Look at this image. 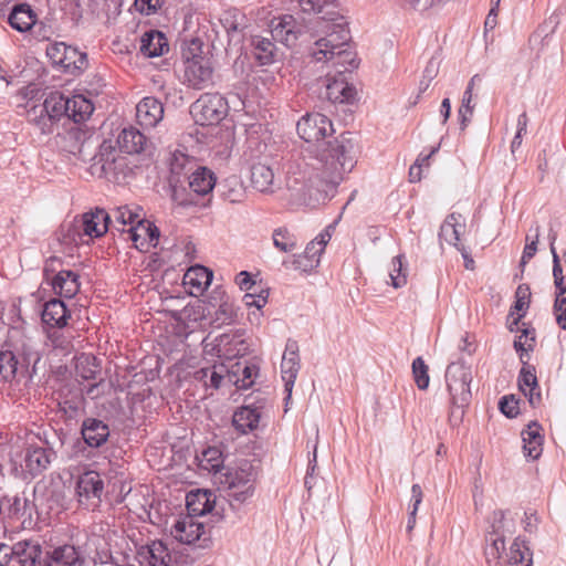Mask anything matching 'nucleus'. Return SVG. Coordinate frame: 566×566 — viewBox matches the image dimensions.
Instances as JSON below:
<instances>
[{
	"label": "nucleus",
	"instance_id": "1",
	"mask_svg": "<svg viewBox=\"0 0 566 566\" xmlns=\"http://www.w3.org/2000/svg\"><path fill=\"white\" fill-rule=\"evenodd\" d=\"M297 133L307 143H317L315 155L291 161L286 169V189L291 200L316 206L324 202L349 172L355 160L353 143L340 136L324 138L334 132L331 119L321 114H306L297 122Z\"/></svg>",
	"mask_w": 566,
	"mask_h": 566
},
{
	"label": "nucleus",
	"instance_id": "2",
	"mask_svg": "<svg viewBox=\"0 0 566 566\" xmlns=\"http://www.w3.org/2000/svg\"><path fill=\"white\" fill-rule=\"evenodd\" d=\"M313 44L310 55L315 63H323L325 74V97L333 103H348L356 91L345 76L358 66L356 52L349 46V30L344 22L335 23L316 18L308 29Z\"/></svg>",
	"mask_w": 566,
	"mask_h": 566
},
{
	"label": "nucleus",
	"instance_id": "3",
	"mask_svg": "<svg viewBox=\"0 0 566 566\" xmlns=\"http://www.w3.org/2000/svg\"><path fill=\"white\" fill-rule=\"evenodd\" d=\"M106 233V210L96 208L95 211L83 213L72 221L61 226L57 240L65 248V252L72 254L73 249L88 244L94 238Z\"/></svg>",
	"mask_w": 566,
	"mask_h": 566
},
{
	"label": "nucleus",
	"instance_id": "4",
	"mask_svg": "<svg viewBox=\"0 0 566 566\" xmlns=\"http://www.w3.org/2000/svg\"><path fill=\"white\" fill-rule=\"evenodd\" d=\"M221 484L233 510L248 503L254 495L258 468L252 461L242 459L224 468Z\"/></svg>",
	"mask_w": 566,
	"mask_h": 566
},
{
	"label": "nucleus",
	"instance_id": "5",
	"mask_svg": "<svg viewBox=\"0 0 566 566\" xmlns=\"http://www.w3.org/2000/svg\"><path fill=\"white\" fill-rule=\"evenodd\" d=\"M41 360L40 353L23 346L22 361L11 350H0V384L9 386H28L36 374V365Z\"/></svg>",
	"mask_w": 566,
	"mask_h": 566
},
{
	"label": "nucleus",
	"instance_id": "6",
	"mask_svg": "<svg viewBox=\"0 0 566 566\" xmlns=\"http://www.w3.org/2000/svg\"><path fill=\"white\" fill-rule=\"evenodd\" d=\"M198 375L206 387L219 389L220 387L234 386L235 389H249L255 385L259 367L254 364L235 363L230 369H227L221 364L212 368H203L198 371Z\"/></svg>",
	"mask_w": 566,
	"mask_h": 566
},
{
	"label": "nucleus",
	"instance_id": "7",
	"mask_svg": "<svg viewBox=\"0 0 566 566\" xmlns=\"http://www.w3.org/2000/svg\"><path fill=\"white\" fill-rule=\"evenodd\" d=\"M170 535L180 544L199 549H207L212 545L211 527L191 515L179 516L170 527Z\"/></svg>",
	"mask_w": 566,
	"mask_h": 566
},
{
	"label": "nucleus",
	"instance_id": "8",
	"mask_svg": "<svg viewBox=\"0 0 566 566\" xmlns=\"http://www.w3.org/2000/svg\"><path fill=\"white\" fill-rule=\"evenodd\" d=\"M244 331L237 329L214 337L212 340L205 338L203 353L208 356L232 360L248 354L249 344L244 339Z\"/></svg>",
	"mask_w": 566,
	"mask_h": 566
},
{
	"label": "nucleus",
	"instance_id": "9",
	"mask_svg": "<svg viewBox=\"0 0 566 566\" xmlns=\"http://www.w3.org/2000/svg\"><path fill=\"white\" fill-rule=\"evenodd\" d=\"M66 96L60 92H51L44 99L43 105L33 106L28 109V119L34 122L42 133H50L53 120L66 116Z\"/></svg>",
	"mask_w": 566,
	"mask_h": 566
},
{
	"label": "nucleus",
	"instance_id": "10",
	"mask_svg": "<svg viewBox=\"0 0 566 566\" xmlns=\"http://www.w3.org/2000/svg\"><path fill=\"white\" fill-rule=\"evenodd\" d=\"M190 114L201 126L216 125L227 116L228 103L218 93H206L191 105Z\"/></svg>",
	"mask_w": 566,
	"mask_h": 566
},
{
	"label": "nucleus",
	"instance_id": "11",
	"mask_svg": "<svg viewBox=\"0 0 566 566\" xmlns=\"http://www.w3.org/2000/svg\"><path fill=\"white\" fill-rule=\"evenodd\" d=\"M46 447L29 444L22 454L20 463L21 473L27 476L34 478L49 469L55 459V451L48 440L44 441Z\"/></svg>",
	"mask_w": 566,
	"mask_h": 566
},
{
	"label": "nucleus",
	"instance_id": "12",
	"mask_svg": "<svg viewBox=\"0 0 566 566\" xmlns=\"http://www.w3.org/2000/svg\"><path fill=\"white\" fill-rule=\"evenodd\" d=\"M184 78L195 90H203L213 83V70L208 57L184 53Z\"/></svg>",
	"mask_w": 566,
	"mask_h": 566
},
{
	"label": "nucleus",
	"instance_id": "13",
	"mask_svg": "<svg viewBox=\"0 0 566 566\" xmlns=\"http://www.w3.org/2000/svg\"><path fill=\"white\" fill-rule=\"evenodd\" d=\"M492 531L485 536V558L489 565L501 566V559L505 552V512L502 510L494 511L492 514Z\"/></svg>",
	"mask_w": 566,
	"mask_h": 566
},
{
	"label": "nucleus",
	"instance_id": "14",
	"mask_svg": "<svg viewBox=\"0 0 566 566\" xmlns=\"http://www.w3.org/2000/svg\"><path fill=\"white\" fill-rule=\"evenodd\" d=\"M103 491L104 481L96 471L84 472L76 482L78 502L87 510L94 511L101 505Z\"/></svg>",
	"mask_w": 566,
	"mask_h": 566
},
{
	"label": "nucleus",
	"instance_id": "15",
	"mask_svg": "<svg viewBox=\"0 0 566 566\" xmlns=\"http://www.w3.org/2000/svg\"><path fill=\"white\" fill-rule=\"evenodd\" d=\"M128 239L133 241L135 248L140 252H147L156 247L159 240V230L151 222L139 218L127 230Z\"/></svg>",
	"mask_w": 566,
	"mask_h": 566
},
{
	"label": "nucleus",
	"instance_id": "16",
	"mask_svg": "<svg viewBox=\"0 0 566 566\" xmlns=\"http://www.w3.org/2000/svg\"><path fill=\"white\" fill-rule=\"evenodd\" d=\"M46 55L53 64L64 69H81L84 65L86 55L78 52L75 48L66 45L63 42L51 43L46 48Z\"/></svg>",
	"mask_w": 566,
	"mask_h": 566
},
{
	"label": "nucleus",
	"instance_id": "17",
	"mask_svg": "<svg viewBox=\"0 0 566 566\" xmlns=\"http://www.w3.org/2000/svg\"><path fill=\"white\" fill-rule=\"evenodd\" d=\"M46 552L35 541H20L13 544V559L20 566H48Z\"/></svg>",
	"mask_w": 566,
	"mask_h": 566
},
{
	"label": "nucleus",
	"instance_id": "18",
	"mask_svg": "<svg viewBox=\"0 0 566 566\" xmlns=\"http://www.w3.org/2000/svg\"><path fill=\"white\" fill-rule=\"evenodd\" d=\"M331 240L328 232L319 233L313 241H311L302 254L295 256L294 265L303 272H310L317 268L319 258L323 253L327 242Z\"/></svg>",
	"mask_w": 566,
	"mask_h": 566
},
{
	"label": "nucleus",
	"instance_id": "19",
	"mask_svg": "<svg viewBox=\"0 0 566 566\" xmlns=\"http://www.w3.org/2000/svg\"><path fill=\"white\" fill-rule=\"evenodd\" d=\"M300 369L298 345L295 340L289 339L281 363V375L284 381V389H292Z\"/></svg>",
	"mask_w": 566,
	"mask_h": 566
},
{
	"label": "nucleus",
	"instance_id": "20",
	"mask_svg": "<svg viewBox=\"0 0 566 566\" xmlns=\"http://www.w3.org/2000/svg\"><path fill=\"white\" fill-rule=\"evenodd\" d=\"M164 117V106L155 97H145L136 105V118L145 128L155 127Z\"/></svg>",
	"mask_w": 566,
	"mask_h": 566
},
{
	"label": "nucleus",
	"instance_id": "21",
	"mask_svg": "<svg viewBox=\"0 0 566 566\" xmlns=\"http://www.w3.org/2000/svg\"><path fill=\"white\" fill-rule=\"evenodd\" d=\"M271 34L275 41L290 46L295 43L301 29L297 27L293 15H283L271 21Z\"/></svg>",
	"mask_w": 566,
	"mask_h": 566
},
{
	"label": "nucleus",
	"instance_id": "22",
	"mask_svg": "<svg viewBox=\"0 0 566 566\" xmlns=\"http://www.w3.org/2000/svg\"><path fill=\"white\" fill-rule=\"evenodd\" d=\"M48 566H83L84 558L73 545H62L46 552Z\"/></svg>",
	"mask_w": 566,
	"mask_h": 566
},
{
	"label": "nucleus",
	"instance_id": "23",
	"mask_svg": "<svg viewBox=\"0 0 566 566\" xmlns=\"http://www.w3.org/2000/svg\"><path fill=\"white\" fill-rule=\"evenodd\" d=\"M542 427L537 422H531L521 433L524 455L536 460L543 452L544 438L541 433Z\"/></svg>",
	"mask_w": 566,
	"mask_h": 566
},
{
	"label": "nucleus",
	"instance_id": "24",
	"mask_svg": "<svg viewBox=\"0 0 566 566\" xmlns=\"http://www.w3.org/2000/svg\"><path fill=\"white\" fill-rule=\"evenodd\" d=\"M70 318V312L63 301L53 298L44 304L42 322L51 327H64Z\"/></svg>",
	"mask_w": 566,
	"mask_h": 566
},
{
	"label": "nucleus",
	"instance_id": "25",
	"mask_svg": "<svg viewBox=\"0 0 566 566\" xmlns=\"http://www.w3.org/2000/svg\"><path fill=\"white\" fill-rule=\"evenodd\" d=\"M119 149L126 155L140 154L145 150L147 138L134 127L124 128L117 137Z\"/></svg>",
	"mask_w": 566,
	"mask_h": 566
},
{
	"label": "nucleus",
	"instance_id": "26",
	"mask_svg": "<svg viewBox=\"0 0 566 566\" xmlns=\"http://www.w3.org/2000/svg\"><path fill=\"white\" fill-rule=\"evenodd\" d=\"M169 50V45L164 33L157 30H150L143 34L140 39L139 51L147 57L163 55Z\"/></svg>",
	"mask_w": 566,
	"mask_h": 566
},
{
	"label": "nucleus",
	"instance_id": "27",
	"mask_svg": "<svg viewBox=\"0 0 566 566\" xmlns=\"http://www.w3.org/2000/svg\"><path fill=\"white\" fill-rule=\"evenodd\" d=\"M52 287L60 296L71 298L80 290L78 275L70 270H61L52 276Z\"/></svg>",
	"mask_w": 566,
	"mask_h": 566
},
{
	"label": "nucleus",
	"instance_id": "28",
	"mask_svg": "<svg viewBox=\"0 0 566 566\" xmlns=\"http://www.w3.org/2000/svg\"><path fill=\"white\" fill-rule=\"evenodd\" d=\"M446 381L448 389L470 387L472 382L471 367L461 360L451 363L446 371Z\"/></svg>",
	"mask_w": 566,
	"mask_h": 566
},
{
	"label": "nucleus",
	"instance_id": "29",
	"mask_svg": "<svg viewBox=\"0 0 566 566\" xmlns=\"http://www.w3.org/2000/svg\"><path fill=\"white\" fill-rule=\"evenodd\" d=\"M211 496L212 493L206 490L188 493L186 496L187 515L198 517L211 512L214 504Z\"/></svg>",
	"mask_w": 566,
	"mask_h": 566
},
{
	"label": "nucleus",
	"instance_id": "30",
	"mask_svg": "<svg viewBox=\"0 0 566 566\" xmlns=\"http://www.w3.org/2000/svg\"><path fill=\"white\" fill-rule=\"evenodd\" d=\"M138 165L128 155H118L112 158L113 180L116 184H128L136 174Z\"/></svg>",
	"mask_w": 566,
	"mask_h": 566
},
{
	"label": "nucleus",
	"instance_id": "31",
	"mask_svg": "<svg viewBox=\"0 0 566 566\" xmlns=\"http://www.w3.org/2000/svg\"><path fill=\"white\" fill-rule=\"evenodd\" d=\"M261 413L258 409L243 406L234 411L232 424L241 434H247L258 428Z\"/></svg>",
	"mask_w": 566,
	"mask_h": 566
},
{
	"label": "nucleus",
	"instance_id": "32",
	"mask_svg": "<svg viewBox=\"0 0 566 566\" xmlns=\"http://www.w3.org/2000/svg\"><path fill=\"white\" fill-rule=\"evenodd\" d=\"M212 277V271L202 265H195L185 273L184 283L195 289L191 294H201L211 284Z\"/></svg>",
	"mask_w": 566,
	"mask_h": 566
},
{
	"label": "nucleus",
	"instance_id": "33",
	"mask_svg": "<svg viewBox=\"0 0 566 566\" xmlns=\"http://www.w3.org/2000/svg\"><path fill=\"white\" fill-rule=\"evenodd\" d=\"M188 185L190 190L198 195H208L216 185L213 172L206 167H198L188 177Z\"/></svg>",
	"mask_w": 566,
	"mask_h": 566
},
{
	"label": "nucleus",
	"instance_id": "34",
	"mask_svg": "<svg viewBox=\"0 0 566 566\" xmlns=\"http://www.w3.org/2000/svg\"><path fill=\"white\" fill-rule=\"evenodd\" d=\"M67 113L66 117L74 123H82L86 120L94 111L93 103L85 96L78 94L71 97L66 96Z\"/></svg>",
	"mask_w": 566,
	"mask_h": 566
},
{
	"label": "nucleus",
	"instance_id": "35",
	"mask_svg": "<svg viewBox=\"0 0 566 566\" xmlns=\"http://www.w3.org/2000/svg\"><path fill=\"white\" fill-rule=\"evenodd\" d=\"M251 184L260 192H273L274 171L263 163H256L251 167Z\"/></svg>",
	"mask_w": 566,
	"mask_h": 566
},
{
	"label": "nucleus",
	"instance_id": "36",
	"mask_svg": "<svg viewBox=\"0 0 566 566\" xmlns=\"http://www.w3.org/2000/svg\"><path fill=\"white\" fill-rule=\"evenodd\" d=\"M3 503V517H15L20 518L23 516H31V503L24 495L22 494H14V495H7L3 499H1Z\"/></svg>",
	"mask_w": 566,
	"mask_h": 566
},
{
	"label": "nucleus",
	"instance_id": "37",
	"mask_svg": "<svg viewBox=\"0 0 566 566\" xmlns=\"http://www.w3.org/2000/svg\"><path fill=\"white\" fill-rule=\"evenodd\" d=\"M531 289L527 284H520L515 291V304L511 308L509 318L513 317L515 312L517 316L510 323V331L514 332L522 317H524L531 303Z\"/></svg>",
	"mask_w": 566,
	"mask_h": 566
},
{
	"label": "nucleus",
	"instance_id": "38",
	"mask_svg": "<svg viewBox=\"0 0 566 566\" xmlns=\"http://www.w3.org/2000/svg\"><path fill=\"white\" fill-rule=\"evenodd\" d=\"M82 437L92 448L101 447L106 442V424L96 419H87L82 426Z\"/></svg>",
	"mask_w": 566,
	"mask_h": 566
},
{
	"label": "nucleus",
	"instance_id": "39",
	"mask_svg": "<svg viewBox=\"0 0 566 566\" xmlns=\"http://www.w3.org/2000/svg\"><path fill=\"white\" fill-rule=\"evenodd\" d=\"M170 184H180L181 177L185 176L187 179L190 175L189 171L193 169L196 163L192 158L181 151H175L170 158Z\"/></svg>",
	"mask_w": 566,
	"mask_h": 566
},
{
	"label": "nucleus",
	"instance_id": "40",
	"mask_svg": "<svg viewBox=\"0 0 566 566\" xmlns=\"http://www.w3.org/2000/svg\"><path fill=\"white\" fill-rule=\"evenodd\" d=\"M8 22L19 32H25L35 23V14L28 4L15 6L9 14Z\"/></svg>",
	"mask_w": 566,
	"mask_h": 566
},
{
	"label": "nucleus",
	"instance_id": "41",
	"mask_svg": "<svg viewBox=\"0 0 566 566\" xmlns=\"http://www.w3.org/2000/svg\"><path fill=\"white\" fill-rule=\"evenodd\" d=\"M201 470L210 473H218L223 469L224 458L218 447H209L197 457Z\"/></svg>",
	"mask_w": 566,
	"mask_h": 566
},
{
	"label": "nucleus",
	"instance_id": "42",
	"mask_svg": "<svg viewBox=\"0 0 566 566\" xmlns=\"http://www.w3.org/2000/svg\"><path fill=\"white\" fill-rule=\"evenodd\" d=\"M507 564L510 565H518L524 564V566H532V553L530 547L525 544V541L521 537H516L510 547V552L506 554Z\"/></svg>",
	"mask_w": 566,
	"mask_h": 566
},
{
	"label": "nucleus",
	"instance_id": "43",
	"mask_svg": "<svg viewBox=\"0 0 566 566\" xmlns=\"http://www.w3.org/2000/svg\"><path fill=\"white\" fill-rule=\"evenodd\" d=\"M251 45L254 49L255 59L260 64L265 65L273 61L275 44L270 39L253 35L251 38Z\"/></svg>",
	"mask_w": 566,
	"mask_h": 566
},
{
	"label": "nucleus",
	"instance_id": "44",
	"mask_svg": "<svg viewBox=\"0 0 566 566\" xmlns=\"http://www.w3.org/2000/svg\"><path fill=\"white\" fill-rule=\"evenodd\" d=\"M112 463L108 461V485H112V493L115 494V501L119 503L130 493L132 485L127 482L123 471L115 472V475H112Z\"/></svg>",
	"mask_w": 566,
	"mask_h": 566
},
{
	"label": "nucleus",
	"instance_id": "45",
	"mask_svg": "<svg viewBox=\"0 0 566 566\" xmlns=\"http://www.w3.org/2000/svg\"><path fill=\"white\" fill-rule=\"evenodd\" d=\"M221 197L231 203L241 202L244 197V188L238 177H230L221 185Z\"/></svg>",
	"mask_w": 566,
	"mask_h": 566
},
{
	"label": "nucleus",
	"instance_id": "46",
	"mask_svg": "<svg viewBox=\"0 0 566 566\" xmlns=\"http://www.w3.org/2000/svg\"><path fill=\"white\" fill-rule=\"evenodd\" d=\"M75 371L76 377H80L84 380L95 379V375L98 371L96 358L91 354H82L81 356L76 357Z\"/></svg>",
	"mask_w": 566,
	"mask_h": 566
},
{
	"label": "nucleus",
	"instance_id": "47",
	"mask_svg": "<svg viewBox=\"0 0 566 566\" xmlns=\"http://www.w3.org/2000/svg\"><path fill=\"white\" fill-rule=\"evenodd\" d=\"M552 258H553V277L554 285L556 289V294L564 295L566 293V275H564V271L560 264L559 256L556 252V248L552 247Z\"/></svg>",
	"mask_w": 566,
	"mask_h": 566
},
{
	"label": "nucleus",
	"instance_id": "48",
	"mask_svg": "<svg viewBox=\"0 0 566 566\" xmlns=\"http://www.w3.org/2000/svg\"><path fill=\"white\" fill-rule=\"evenodd\" d=\"M273 243L275 248L283 252H291L296 248L294 235L286 229H276L273 232Z\"/></svg>",
	"mask_w": 566,
	"mask_h": 566
},
{
	"label": "nucleus",
	"instance_id": "49",
	"mask_svg": "<svg viewBox=\"0 0 566 566\" xmlns=\"http://www.w3.org/2000/svg\"><path fill=\"white\" fill-rule=\"evenodd\" d=\"M403 255H397L392 259L391 262V270L389 272V276L391 280V285L395 289L402 287L407 283V275L403 272V263H402Z\"/></svg>",
	"mask_w": 566,
	"mask_h": 566
},
{
	"label": "nucleus",
	"instance_id": "50",
	"mask_svg": "<svg viewBox=\"0 0 566 566\" xmlns=\"http://www.w3.org/2000/svg\"><path fill=\"white\" fill-rule=\"evenodd\" d=\"M422 502V490L419 484H413L411 486V500H410V512L407 523V531L410 532L415 527L416 524V515L419 509V505Z\"/></svg>",
	"mask_w": 566,
	"mask_h": 566
},
{
	"label": "nucleus",
	"instance_id": "51",
	"mask_svg": "<svg viewBox=\"0 0 566 566\" xmlns=\"http://www.w3.org/2000/svg\"><path fill=\"white\" fill-rule=\"evenodd\" d=\"M412 374L418 389H427L429 386L428 366L421 357L412 361Z\"/></svg>",
	"mask_w": 566,
	"mask_h": 566
},
{
	"label": "nucleus",
	"instance_id": "52",
	"mask_svg": "<svg viewBox=\"0 0 566 566\" xmlns=\"http://www.w3.org/2000/svg\"><path fill=\"white\" fill-rule=\"evenodd\" d=\"M535 343L534 329L523 328L522 334L514 340V347L517 352H521V359H523V353L532 350Z\"/></svg>",
	"mask_w": 566,
	"mask_h": 566
},
{
	"label": "nucleus",
	"instance_id": "53",
	"mask_svg": "<svg viewBox=\"0 0 566 566\" xmlns=\"http://www.w3.org/2000/svg\"><path fill=\"white\" fill-rule=\"evenodd\" d=\"M520 400L514 394L504 396L499 401L500 411L507 418H514L520 413Z\"/></svg>",
	"mask_w": 566,
	"mask_h": 566
},
{
	"label": "nucleus",
	"instance_id": "54",
	"mask_svg": "<svg viewBox=\"0 0 566 566\" xmlns=\"http://www.w3.org/2000/svg\"><path fill=\"white\" fill-rule=\"evenodd\" d=\"M139 218L137 212L127 207H119L114 211L115 223L122 227L127 224L132 227Z\"/></svg>",
	"mask_w": 566,
	"mask_h": 566
},
{
	"label": "nucleus",
	"instance_id": "55",
	"mask_svg": "<svg viewBox=\"0 0 566 566\" xmlns=\"http://www.w3.org/2000/svg\"><path fill=\"white\" fill-rule=\"evenodd\" d=\"M234 317L235 311L233 305L228 302H223L216 311L213 322L217 323L218 326H221L224 324H230L233 322Z\"/></svg>",
	"mask_w": 566,
	"mask_h": 566
},
{
	"label": "nucleus",
	"instance_id": "56",
	"mask_svg": "<svg viewBox=\"0 0 566 566\" xmlns=\"http://www.w3.org/2000/svg\"><path fill=\"white\" fill-rule=\"evenodd\" d=\"M536 386L537 377L535 368L524 363L518 376V389H523V387H531V389H534Z\"/></svg>",
	"mask_w": 566,
	"mask_h": 566
},
{
	"label": "nucleus",
	"instance_id": "57",
	"mask_svg": "<svg viewBox=\"0 0 566 566\" xmlns=\"http://www.w3.org/2000/svg\"><path fill=\"white\" fill-rule=\"evenodd\" d=\"M87 545L90 547L95 548L96 554L94 556V562L97 563V560H98L101 564H104L105 563L104 557L106 556V553H105L106 542H105L104 537L102 535H98L96 532H93L88 538Z\"/></svg>",
	"mask_w": 566,
	"mask_h": 566
},
{
	"label": "nucleus",
	"instance_id": "58",
	"mask_svg": "<svg viewBox=\"0 0 566 566\" xmlns=\"http://www.w3.org/2000/svg\"><path fill=\"white\" fill-rule=\"evenodd\" d=\"M554 315L557 325L566 331V296L556 294L554 302Z\"/></svg>",
	"mask_w": 566,
	"mask_h": 566
},
{
	"label": "nucleus",
	"instance_id": "59",
	"mask_svg": "<svg viewBox=\"0 0 566 566\" xmlns=\"http://www.w3.org/2000/svg\"><path fill=\"white\" fill-rule=\"evenodd\" d=\"M538 240H539V226H536L534 240H532L530 243H526L523 254H522V258H521L520 268L522 269V271H524L526 263L535 255V253L537 251Z\"/></svg>",
	"mask_w": 566,
	"mask_h": 566
},
{
	"label": "nucleus",
	"instance_id": "60",
	"mask_svg": "<svg viewBox=\"0 0 566 566\" xmlns=\"http://www.w3.org/2000/svg\"><path fill=\"white\" fill-rule=\"evenodd\" d=\"M472 391H454L451 396L452 413L457 410L463 412V408L467 407L472 398Z\"/></svg>",
	"mask_w": 566,
	"mask_h": 566
},
{
	"label": "nucleus",
	"instance_id": "61",
	"mask_svg": "<svg viewBox=\"0 0 566 566\" xmlns=\"http://www.w3.org/2000/svg\"><path fill=\"white\" fill-rule=\"evenodd\" d=\"M171 187V199L179 206H191L197 202L191 198L190 195H185V189L179 188L178 184H170Z\"/></svg>",
	"mask_w": 566,
	"mask_h": 566
},
{
	"label": "nucleus",
	"instance_id": "62",
	"mask_svg": "<svg viewBox=\"0 0 566 566\" xmlns=\"http://www.w3.org/2000/svg\"><path fill=\"white\" fill-rule=\"evenodd\" d=\"M455 219H462L461 214L451 213L447 217L440 229V237L447 242H452V232L454 231Z\"/></svg>",
	"mask_w": 566,
	"mask_h": 566
},
{
	"label": "nucleus",
	"instance_id": "63",
	"mask_svg": "<svg viewBox=\"0 0 566 566\" xmlns=\"http://www.w3.org/2000/svg\"><path fill=\"white\" fill-rule=\"evenodd\" d=\"M247 306H255L256 308H262L266 304L268 292H261L255 295L253 293H247L243 297Z\"/></svg>",
	"mask_w": 566,
	"mask_h": 566
},
{
	"label": "nucleus",
	"instance_id": "64",
	"mask_svg": "<svg viewBox=\"0 0 566 566\" xmlns=\"http://www.w3.org/2000/svg\"><path fill=\"white\" fill-rule=\"evenodd\" d=\"M438 74V65L433 61H430L424 70L423 77L420 82V90L424 91L429 87L431 81Z\"/></svg>",
	"mask_w": 566,
	"mask_h": 566
}]
</instances>
